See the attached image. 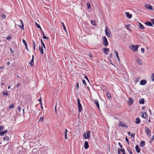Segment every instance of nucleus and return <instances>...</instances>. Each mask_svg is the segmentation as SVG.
I'll use <instances>...</instances> for the list:
<instances>
[{"label":"nucleus","instance_id":"41","mask_svg":"<svg viewBox=\"0 0 154 154\" xmlns=\"http://www.w3.org/2000/svg\"><path fill=\"white\" fill-rule=\"evenodd\" d=\"M120 151L123 152V154H125V149H120Z\"/></svg>","mask_w":154,"mask_h":154},{"label":"nucleus","instance_id":"13","mask_svg":"<svg viewBox=\"0 0 154 154\" xmlns=\"http://www.w3.org/2000/svg\"><path fill=\"white\" fill-rule=\"evenodd\" d=\"M125 14L126 16V17L128 18H131L132 17V15L131 14H129V13L128 12H126L125 13Z\"/></svg>","mask_w":154,"mask_h":154},{"label":"nucleus","instance_id":"63","mask_svg":"<svg viewBox=\"0 0 154 154\" xmlns=\"http://www.w3.org/2000/svg\"><path fill=\"white\" fill-rule=\"evenodd\" d=\"M119 145L122 148V145L121 144V143H119Z\"/></svg>","mask_w":154,"mask_h":154},{"label":"nucleus","instance_id":"64","mask_svg":"<svg viewBox=\"0 0 154 154\" xmlns=\"http://www.w3.org/2000/svg\"><path fill=\"white\" fill-rule=\"evenodd\" d=\"M25 45V46L26 49L27 50H28V47H27V44H26V45Z\"/></svg>","mask_w":154,"mask_h":154},{"label":"nucleus","instance_id":"16","mask_svg":"<svg viewBox=\"0 0 154 154\" xmlns=\"http://www.w3.org/2000/svg\"><path fill=\"white\" fill-rule=\"evenodd\" d=\"M139 25H138V26L139 28L143 30H144L145 28V27L142 25L141 23H140V22H139Z\"/></svg>","mask_w":154,"mask_h":154},{"label":"nucleus","instance_id":"51","mask_svg":"<svg viewBox=\"0 0 154 154\" xmlns=\"http://www.w3.org/2000/svg\"><path fill=\"white\" fill-rule=\"evenodd\" d=\"M112 57V53H111L110 54L109 56V59H111Z\"/></svg>","mask_w":154,"mask_h":154},{"label":"nucleus","instance_id":"19","mask_svg":"<svg viewBox=\"0 0 154 154\" xmlns=\"http://www.w3.org/2000/svg\"><path fill=\"white\" fill-rule=\"evenodd\" d=\"M144 99L143 98H141L139 100V103L140 104H143L144 103Z\"/></svg>","mask_w":154,"mask_h":154},{"label":"nucleus","instance_id":"60","mask_svg":"<svg viewBox=\"0 0 154 154\" xmlns=\"http://www.w3.org/2000/svg\"><path fill=\"white\" fill-rule=\"evenodd\" d=\"M64 135H65V139H67V134H64Z\"/></svg>","mask_w":154,"mask_h":154},{"label":"nucleus","instance_id":"42","mask_svg":"<svg viewBox=\"0 0 154 154\" xmlns=\"http://www.w3.org/2000/svg\"><path fill=\"white\" fill-rule=\"evenodd\" d=\"M135 136V134L134 133H133L132 134H131V136L132 138H134V137Z\"/></svg>","mask_w":154,"mask_h":154},{"label":"nucleus","instance_id":"23","mask_svg":"<svg viewBox=\"0 0 154 154\" xmlns=\"http://www.w3.org/2000/svg\"><path fill=\"white\" fill-rule=\"evenodd\" d=\"M140 119L138 118H136V119L135 123L136 124H138L140 123Z\"/></svg>","mask_w":154,"mask_h":154},{"label":"nucleus","instance_id":"1","mask_svg":"<svg viewBox=\"0 0 154 154\" xmlns=\"http://www.w3.org/2000/svg\"><path fill=\"white\" fill-rule=\"evenodd\" d=\"M139 47V45H130L129 46V48L132 50L133 52H136L138 50V48Z\"/></svg>","mask_w":154,"mask_h":154},{"label":"nucleus","instance_id":"12","mask_svg":"<svg viewBox=\"0 0 154 154\" xmlns=\"http://www.w3.org/2000/svg\"><path fill=\"white\" fill-rule=\"evenodd\" d=\"M88 143L87 141H85L84 144V147L85 149H87L89 147Z\"/></svg>","mask_w":154,"mask_h":154},{"label":"nucleus","instance_id":"40","mask_svg":"<svg viewBox=\"0 0 154 154\" xmlns=\"http://www.w3.org/2000/svg\"><path fill=\"white\" fill-rule=\"evenodd\" d=\"M106 96L109 98L110 97H111V95L109 93H106Z\"/></svg>","mask_w":154,"mask_h":154},{"label":"nucleus","instance_id":"61","mask_svg":"<svg viewBox=\"0 0 154 154\" xmlns=\"http://www.w3.org/2000/svg\"><path fill=\"white\" fill-rule=\"evenodd\" d=\"M3 129V127L2 126H0V130H2Z\"/></svg>","mask_w":154,"mask_h":154},{"label":"nucleus","instance_id":"36","mask_svg":"<svg viewBox=\"0 0 154 154\" xmlns=\"http://www.w3.org/2000/svg\"><path fill=\"white\" fill-rule=\"evenodd\" d=\"M151 79H152V81H154V73L152 74Z\"/></svg>","mask_w":154,"mask_h":154},{"label":"nucleus","instance_id":"37","mask_svg":"<svg viewBox=\"0 0 154 154\" xmlns=\"http://www.w3.org/2000/svg\"><path fill=\"white\" fill-rule=\"evenodd\" d=\"M14 105L13 104H11L9 106V107L10 109L13 108H14Z\"/></svg>","mask_w":154,"mask_h":154},{"label":"nucleus","instance_id":"59","mask_svg":"<svg viewBox=\"0 0 154 154\" xmlns=\"http://www.w3.org/2000/svg\"><path fill=\"white\" fill-rule=\"evenodd\" d=\"M10 52L11 53H13L14 52V51L11 48H10Z\"/></svg>","mask_w":154,"mask_h":154},{"label":"nucleus","instance_id":"32","mask_svg":"<svg viewBox=\"0 0 154 154\" xmlns=\"http://www.w3.org/2000/svg\"><path fill=\"white\" fill-rule=\"evenodd\" d=\"M41 43L43 46V47L45 48V44H44V42H43L42 40V39H41Z\"/></svg>","mask_w":154,"mask_h":154},{"label":"nucleus","instance_id":"2","mask_svg":"<svg viewBox=\"0 0 154 154\" xmlns=\"http://www.w3.org/2000/svg\"><path fill=\"white\" fill-rule=\"evenodd\" d=\"M105 32L106 35L108 37H110L111 35V32L110 30L107 27H106L105 28Z\"/></svg>","mask_w":154,"mask_h":154},{"label":"nucleus","instance_id":"11","mask_svg":"<svg viewBox=\"0 0 154 154\" xmlns=\"http://www.w3.org/2000/svg\"><path fill=\"white\" fill-rule=\"evenodd\" d=\"M137 153H139L140 152V149L139 146L137 145L135 147Z\"/></svg>","mask_w":154,"mask_h":154},{"label":"nucleus","instance_id":"38","mask_svg":"<svg viewBox=\"0 0 154 154\" xmlns=\"http://www.w3.org/2000/svg\"><path fill=\"white\" fill-rule=\"evenodd\" d=\"M42 33H43V38L44 39H47L48 38V37H47L45 36V35L43 32L42 31Z\"/></svg>","mask_w":154,"mask_h":154},{"label":"nucleus","instance_id":"3","mask_svg":"<svg viewBox=\"0 0 154 154\" xmlns=\"http://www.w3.org/2000/svg\"><path fill=\"white\" fill-rule=\"evenodd\" d=\"M90 132L89 131H87L86 133H85L83 134V137L85 139H88L90 136Z\"/></svg>","mask_w":154,"mask_h":154},{"label":"nucleus","instance_id":"29","mask_svg":"<svg viewBox=\"0 0 154 154\" xmlns=\"http://www.w3.org/2000/svg\"><path fill=\"white\" fill-rule=\"evenodd\" d=\"M44 118L42 116H41L39 118V121H41L42 122L44 121Z\"/></svg>","mask_w":154,"mask_h":154},{"label":"nucleus","instance_id":"25","mask_svg":"<svg viewBox=\"0 0 154 154\" xmlns=\"http://www.w3.org/2000/svg\"><path fill=\"white\" fill-rule=\"evenodd\" d=\"M9 140V137L7 136H6L4 138V141H8Z\"/></svg>","mask_w":154,"mask_h":154},{"label":"nucleus","instance_id":"15","mask_svg":"<svg viewBox=\"0 0 154 154\" xmlns=\"http://www.w3.org/2000/svg\"><path fill=\"white\" fill-rule=\"evenodd\" d=\"M39 50L41 53V54L42 55H43L44 54V52H43V49L42 47H41L40 46L39 47Z\"/></svg>","mask_w":154,"mask_h":154},{"label":"nucleus","instance_id":"49","mask_svg":"<svg viewBox=\"0 0 154 154\" xmlns=\"http://www.w3.org/2000/svg\"><path fill=\"white\" fill-rule=\"evenodd\" d=\"M11 37L9 35H8V37L6 38V39L8 40H9L10 39H11Z\"/></svg>","mask_w":154,"mask_h":154},{"label":"nucleus","instance_id":"58","mask_svg":"<svg viewBox=\"0 0 154 154\" xmlns=\"http://www.w3.org/2000/svg\"><path fill=\"white\" fill-rule=\"evenodd\" d=\"M76 88H77V89H78L79 88V85L78 83L76 85Z\"/></svg>","mask_w":154,"mask_h":154},{"label":"nucleus","instance_id":"17","mask_svg":"<svg viewBox=\"0 0 154 154\" xmlns=\"http://www.w3.org/2000/svg\"><path fill=\"white\" fill-rule=\"evenodd\" d=\"M145 23L146 25L149 26H153L152 23L148 21V22H146Z\"/></svg>","mask_w":154,"mask_h":154},{"label":"nucleus","instance_id":"6","mask_svg":"<svg viewBox=\"0 0 154 154\" xmlns=\"http://www.w3.org/2000/svg\"><path fill=\"white\" fill-rule=\"evenodd\" d=\"M145 131L148 136H150L151 135V132L149 129L147 127L145 128Z\"/></svg>","mask_w":154,"mask_h":154},{"label":"nucleus","instance_id":"47","mask_svg":"<svg viewBox=\"0 0 154 154\" xmlns=\"http://www.w3.org/2000/svg\"><path fill=\"white\" fill-rule=\"evenodd\" d=\"M130 24H128V25H125V26L126 29H128V28H129L130 27Z\"/></svg>","mask_w":154,"mask_h":154},{"label":"nucleus","instance_id":"21","mask_svg":"<svg viewBox=\"0 0 154 154\" xmlns=\"http://www.w3.org/2000/svg\"><path fill=\"white\" fill-rule=\"evenodd\" d=\"M141 113H142V114L141 115V116L142 118H145L146 116V112H142Z\"/></svg>","mask_w":154,"mask_h":154},{"label":"nucleus","instance_id":"20","mask_svg":"<svg viewBox=\"0 0 154 154\" xmlns=\"http://www.w3.org/2000/svg\"><path fill=\"white\" fill-rule=\"evenodd\" d=\"M146 8L148 9H149L150 10H151L152 9V6L150 5H146V6H145Z\"/></svg>","mask_w":154,"mask_h":154},{"label":"nucleus","instance_id":"54","mask_svg":"<svg viewBox=\"0 0 154 154\" xmlns=\"http://www.w3.org/2000/svg\"><path fill=\"white\" fill-rule=\"evenodd\" d=\"M151 21L152 23L154 25V19H152L151 20Z\"/></svg>","mask_w":154,"mask_h":154},{"label":"nucleus","instance_id":"55","mask_svg":"<svg viewBox=\"0 0 154 154\" xmlns=\"http://www.w3.org/2000/svg\"><path fill=\"white\" fill-rule=\"evenodd\" d=\"M120 149H120L119 148L118 149V154H120V151H120Z\"/></svg>","mask_w":154,"mask_h":154},{"label":"nucleus","instance_id":"57","mask_svg":"<svg viewBox=\"0 0 154 154\" xmlns=\"http://www.w3.org/2000/svg\"><path fill=\"white\" fill-rule=\"evenodd\" d=\"M68 131L67 130L66 128L65 129V131L64 133V134H67V132Z\"/></svg>","mask_w":154,"mask_h":154},{"label":"nucleus","instance_id":"27","mask_svg":"<svg viewBox=\"0 0 154 154\" xmlns=\"http://www.w3.org/2000/svg\"><path fill=\"white\" fill-rule=\"evenodd\" d=\"M129 100L130 101V104H129V105H131L132 104H133V103L134 102V100H133V99H132L131 98H130L129 99Z\"/></svg>","mask_w":154,"mask_h":154},{"label":"nucleus","instance_id":"8","mask_svg":"<svg viewBox=\"0 0 154 154\" xmlns=\"http://www.w3.org/2000/svg\"><path fill=\"white\" fill-rule=\"evenodd\" d=\"M104 52L106 55H107L109 52V48H104L103 49Z\"/></svg>","mask_w":154,"mask_h":154},{"label":"nucleus","instance_id":"22","mask_svg":"<svg viewBox=\"0 0 154 154\" xmlns=\"http://www.w3.org/2000/svg\"><path fill=\"white\" fill-rule=\"evenodd\" d=\"M145 142L144 141H141L140 145L142 147L145 145Z\"/></svg>","mask_w":154,"mask_h":154},{"label":"nucleus","instance_id":"31","mask_svg":"<svg viewBox=\"0 0 154 154\" xmlns=\"http://www.w3.org/2000/svg\"><path fill=\"white\" fill-rule=\"evenodd\" d=\"M35 25H36V26L38 29H40L42 30V29L41 28V27L37 23H35Z\"/></svg>","mask_w":154,"mask_h":154},{"label":"nucleus","instance_id":"44","mask_svg":"<svg viewBox=\"0 0 154 154\" xmlns=\"http://www.w3.org/2000/svg\"><path fill=\"white\" fill-rule=\"evenodd\" d=\"M22 41L23 44H24L25 45H26L27 44L26 42V41L24 39H22Z\"/></svg>","mask_w":154,"mask_h":154},{"label":"nucleus","instance_id":"14","mask_svg":"<svg viewBox=\"0 0 154 154\" xmlns=\"http://www.w3.org/2000/svg\"><path fill=\"white\" fill-rule=\"evenodd\" d=\"M20 21H21L20 25H21V26H19L22 30H24V25H23V23L21 20H20Z\"/></svg>","mask_w":154,"mask_h":154},{"label":"nucleus","instance_id":"50","mask_svg":"<svg viewBox=\"0 0 154 154\" xmlns=\"http://www.w3.org/2000/svg\"><path fill=\"white\" fill-rule=\"evenodd\" d=\"M84 77L86 79L88 82H89V79H88V78L87 77V76L85 75V76H84Z\"/></svg>","mask_w":154,"mask_h":154},{"label":"nucleus","instance_id":"46","mask_svg":"<svg viewBox=\"0 0 154 154\" xmlns=\"http://www.w3.org/2000/svg\"><path fill=\"white\" fill-rule=\"evenodd\" d=\"M38 101L40 102V104H42V98L40 97V98L38 100Z\"/></svg>","mask_w":154,"mask_h":154},{"label":"nucleus","instance_id":"4","mask_svg":"<svg viewBox=\"0 0 154 154\" xmlns=\"http://www.w3.org/2000/svg\"><path fill=\"white\" fill-rule=\"evenodd\" d=\"M77 103L78 107V111L81 112L82 110V108L81 104L80 103L79 99H77Z\"/></svg>","mask_w":154,"mask_h":154},{"label":"nucleus","instance_id":"33","mask_svg":"<svg viewBox=\"0 0 154 154\" xmlns=\"http://www.w3.org/2000/svg\"><path fill=\"white\" fill-rule=\"evenodd\" d=\"M62 24L63 27V29H64V30H65V31L66 32V27H65V25H64V23L63 22H62Z\"/></svg>","mask_w":154,"mask_h":154},{"label":"nucleus","instance_id":"45","mask_svg":"<svg viewBox=\"0 0 154 154\" xmlns=\"http://www.w3.org/2000/svg\"><path fill=\"white\" fill-rule=\"evenodd\" d=\"M82 82H83V84L85 85V86H86L87 85V84H86V82L85 81V80L83 79V80H82Z\"/></svg>","mask_w":154,"mask_h":154},{"label":"nucleus","instance_id":"48","mask_svg":"<svg viewBox=\"0 0 154 154\" xmlns=\"http://www.w3.org/2000/svg\"><path fill=\"white\" fill-rule=\"evenodd\" d=\"M125 140L128 144H129V140L126 137H125Z\"/></svg>","mask_w":154,"mask_h":154},{"label":"nucleus","instance_id":"5","mask_svg":"<svg viewBox=\"0 0 154 154\" xmlns=\"http://www.w3.org/2000/svg\"><path fill=\"white\" fill-rule=\"evenodd\" d=\"M103 45L105 46H107L108 45V42L106 37L105 36L103 37Z\"/></svg>","mask_w":154,"mask_h":154},{"label":"nucleus","instance_id":"28","mask_svg":"<svg viewBox=\"0 0 154 154\" xmlns=\"http://www.w3.org/2000/svg\"><path fill=\"white\" fill-rule=\"evenodd\" d=\"M114 52H115V53L116 54V57H117V59H118L119 61V56H118V52L116 51L115 50H114Z\"/></svg>","mask_w":154,"mask_h":154},{"label":"nucleus","instance_id":"53","mask_svg":"<svg viewBox=\"0 0 154 154\" xmlns=\"http://www.w3.org/2000/svg\"><path fill=\"white\" fill-rule=\"evenodd\" d=\"M18 109L19 110V111H20V110H21V107L20 106H19L18 107Z\"/></svg>","mask_w":154,"mask_h":154},{"label":"nucleus","instance_id":"30","mask_svg":"<svg viewBox=\"0 0 154 154\" xmlns=\"http://www.w3.org/2000/svg\"><path fill=\"white\" fill-rule=\"evenodd\" d=\"M3 94L4 95L8 96V93L6 91H4L3 92Z\"/></svg>","mask_w":154,"mask_h":154},{"label":"nucleus","instance_id":"62","mask_svg":"<svg viewBox=\"0 0 154 154\" xmlns=\"http://www.w3.org/2000/svg\"><path fill=\"white\" fill-rule=\"evenodd\" d=\"M20 86V84L19 83H18L16 86V87L17 88H18L19 86Z\"/></svg>","mask_w":154,"mask_h":154},{"label":"nucleus","instance_id":"34","mask_svg":"<svg viewBox=\"0 0 154 154\" xmlns=\"http://www.w3.org/2000/svg\"><path fill=\"white\" fill-rule=\"evenodd\" d=\"M1 16L3 18H4V19H6V16H5V14H1Z\"/></svg>","mask_w":154,"mask_h":154},{"label":"nucleus","instance_id":"35","mask_svg":"<svg viewBox=\"0 0 154 154\" xmlns=\"http://www.w3.org/2000/svg\"><path fill=\"white\" fill-rule=\"evenodd\" d=\"M91 22L92 25L94 26H96V23L94 22V21L93 20H91Z\"/></svg>","mask_w":154,"mask_h":154},{"label":"nucleus","instance_id":"43","mask_svg":"<svg viewBox=\"0 0 154 154\" xmlns=\"http://www.w3.org/2000/svg\"><path fill=\"white\" fill-rule=\"evenodd\" d=\"M87 7L88 9H89L91 8L90 4L88 2L87 3Z\"/></svg>","mask_w":154,"mask_h":154},{"label":"nucleus","instance_id":"24","mask_svg":"<svg viewBox=\"0 0 154 154\" xmlns=\"http://www.w3.org/2000/svg\"><path fill=\"white\" fill-rule=\"evenodd\" d=\"M29 64L31 66H33L34 63V59H32L31 60V62L30 63H29Z\"/></svg>","mask_w":154,"mask_h":154},{"label":"nucleus","instance_id":"7","mask_svg":"<svg viewBox=\"0 0 154 154\" xmlns=\"http://www.w3.org/2000/svg\"><path fill=\"white\" fill-rule=\"evenodd\" d=\"M119 125L120 126L125 127L126 128H128V126L126 124L122 122H119Z\"/></svg>","mask_w":154,"mask_h":154},{"label":"nucleus","instance_id":"26","mask_svg":"<svg viewBox=\"0 0 154 154\" xmlns=\"http://www.w3.org/2000/svg\"><path fill=\"white\" fill-rule=\"evenodd\" d=\"M137 61L140 65H142V64L141 61L139 59H137Z\"/></svg>","mask_w":154,"mask_h":154},{"label":"nucleus","instance_id":"9","mask_svg":"<svg viewBox=\"0 0 154 154\" xmlns=\"http://www.w3.org/2000/svg\"><path fill=\"white\" fill-rule=\"evenodd\" d=\"M8 132L7 130L4 131H0V135L1 136H4Z\"/></svg>","mask_w":154,"mask_h":154},{"label":"nucleus","instance_id":"10","mask_svg":"<svg viewBox=\"0 0 154 154\" xmlns=\"http://www.w3.org/2000/svg\"><path fill=\"white\" fill-rule=\"evenodd\" d=\"M147 82L145 80H143L140 82V84L142 85H145L146 83Z\"/></svg>","mask_w":154,"mask_h":154},{"label":"nucleus","instance_id":"52","mask_svg":"<svg viewBox=\"0 0 154 154\" xmlns=\"http://www.w3.org/2000/svg\"><path fill=\"white\" fill-rule=\"evenodd\" d=\"M141 51L142 53H143L144 51V49L143 48H141Z\"/></svg>","mask_w":154,"mask_h":154},{"label":"nucleus","instance_id":"56","mask_svg":"<svg viewBox=\"0 0 154 154\" xmlns=\"http://www.w3.org/2000/svg\"><path fill=\"white\" fill-rule=\"evenodd\" d=\"M32 42H33V46H35L36 45H35V42L33 40H32Z\"/></svg>","mask_w":154,"mask_h":154},{"label":"nucleus","instance_id":"39","mask_svg":"<svg viewBox=\"0 0 154 154\" xmlns=\"http://www.w3.org/2000/svg\"><path fill=\"white\" fill-rule=\"evenodd\" d=\"M127 150L129 153H130V154H132V152L131 149L130 148H129L127 149Z\"/></svg>","mask_w":154,"mask_h":154},{"label":"nucleus","instance_id":"18","mask_svg":"<svg viewBox=\"0 0 154 154\" xmlns=\"http://www.w3.org/2000/svg\"><path fill=\"white\" fill-rule=\"evenodd\" d=\"M94 102L99 109H100L99 105L97 100H95Z\"/></svg>","mask_w":154,"mask_h":154}]
</instances>
